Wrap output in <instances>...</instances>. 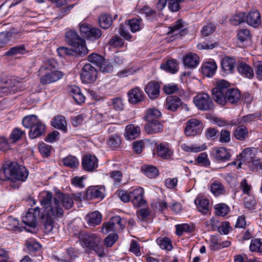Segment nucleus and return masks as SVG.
<instances>
[{"label": "nucleus", "instance_id": "3", "mask_svg": "<svg viewBox=\"0 0 262 262\" xmlns=\"http://www.w3.org/2000/svg\"><path fill=\"white\" fill-rule=\"evenodd\" d=\"M79 242L83 248L92 249L99 256L102 257L105 255L101 238L97 235L91 233H83L79 236Z\"/></svg>", "mask_w": 262, "mask_h": 262}, {"label": "nucleus", "instance_id": "27", "mask_svg": "<svg viewBox=\"0 0 262 262\" xmlns=\"http://www.w3.org/2000/svg\"><path fill=\"white\" fill-rule=\"evenodd\" d=\"M183 62L185 66L192 69L195 68L199 64V57L194 53H189L183 58Z\"/></svg>", "mask_w": 262, "mask_h": 262}, {"label": "nucleus", "instance_id": "22", "mask_svg": "<svg viewBox=\"0 0 262 262\" xmlns=\"http://www.w3.org/2000/svg\"><path fill=\"white\" fill-rule=\"evenodd\" d=\"M221 65L222 69L225 73H232L234 70L235 60L232 57H225L223 59Z\"/></svg>", "mask_w": 262, "mask_h": 262}, {"label": "nucleus", "instance_id": "35", "mask_svg": "<svg viewBox=\"0 0 262 262\" xmlns=\"http://www.w3.org/2000/svg\"><path fill=\"white\" fill-rule=\"evenodd\" d=\"M53 202V195L51 192L43 191L41 193L40 204L42 206V210L52 205Z\"/></svg>", "mask_w": 262, "mask_h": 262}, {"label": "nucleus", "instance_id": "61", "mask_svg": "<svg viewBox=\"0 0 262 262\" xmlns=\"http://www.w3.org/2000/svg\"><path fill=\"white\" fill-rule=\"evenodd\" d=\"M38 149L42 155L48 157L50 154L51 147L44 143H41L38 145Z\"/></svg>", "mask_w": 262, "mask_h": 262}, {"label": "nucleus", "instance_id": "43", "mask_svg": "<svg viewBox=\"0 0 262 262\" xmlns=\"http://www.w3.org/2000/svg\"><path fill=\"white\" fill-rule=\"evenodd\" d=\"M99 23L102 28L106 29L111 26L112 19L110 15L103 14L99 18Z\"/></svg>", "mask_w": 262, "mask_h": 262}, {"label": "nucleus", "instance_id": "40", "mask_svg": "<svg viewBox=\"0 0 262 262\" xmlns=\"http://www.w3.org/2000/svg\"><path fill=\"white\" fill-rule=\"evenodd\" d=\"M57 66V63L53 59H50L45 61L43 63L42 66L41 67L39 70V72L40 74L45 73L46 70L52 71Z\"/></svg>", "mask_w": 262, "mask_h": 262}, {"label": "nucleus", "instance_id": "16", "mask_svg": "<svg viewBox=\"0 0 262 262\" xmlns=\"http://www.w3.org/2000/svg\"><path fill=\"white\" fill-rule=\"evenodd\" d=\"M63 76V73L59 71H55L50 73L45 74L40 78V82L45 85L55 82Z\"/></svg>", "mask_w": 262, "mask_h": 262}, {"label": "nucleus", "instance_id": "29", "mask_svg": "<svg viewBox=\"0 0 262 262\" xmlns=\"http://www.w3.org/2000/svg\"><path fill=\"white\" fill-rule=\"evenodd\" d=\"M233 135L237 140L245 141L249 136L248 129L245 125H240L235 129Z\"/></svg>", "mask_w": 262, "mask_h": 262}, {"label": "nucleus", "instance_id": "36", "mask_svg": "<svg viewBox=\"0 0 262 262\" xmlns=\"http://www.w3.org/2000/svg\"><path fill=\"white\" fill-rule=\"evenodd\" d=\"M157 154L164 159H168L172 155V152L169 149L167 145L160 144L157 146Z\"/></svg>", "mask_w": 262, "mask_h": 262}, {"label": "nucleus", "instance_id": "10", "mask_svg": "<svg viewBox=\"0 0 262 262\" xmlns=\"http://www.w3.org/2000/svg\"><path fill=\"white\" fill-rule=\"evenodd\" d=\"M144 191L142 188L138 187L130 192V200L135 207H140L145 205L146 202L143 199Z\"/></svg>", "mask_w": 262, "mask_h": 262}, {"label": "nucleus", "instance_id": "51", "mask_svg": "<svg viewBox=\"0 0 262 262\" xmlns=\"http://www.w3.org/2000/svg\"><path fill=\"white\" fill-rule=\"evenodd\" d=\"M102 32L100 29L97 28H91L86 38L91 40L98 39L101 37Z\"/></svg>", "mask_w": 262, "mask_h": 262}, {"label": "nucleus", "instance_id": "24", "mask_svg": "<svg viewBox=\"0 0 262 262\" xmlns=\"http://www.w3.org/2000/svg\"><path fill=\"white\" fill-rule=\"evenodd\" d=\"M85 219L89 226L94 227L101 223L102 216L99 212L95 211L87 214Z\"/></svg>", "mask_w": 262, "mask_h": 262}, {"label": "nucleus", "instance_id": "7", "mask_svg": "<svg viewBox=\"0 0 262 262\" xmlns=\"http://www.w3.org/2000/svg\"><path fill=\"white\" fill-rule=\"evenodd\" d=\"M196 107L201 111H209L214 108V104L210 97L206 93L198 94L193 98Z\"/></svg>", "mask_w": 262, "mask_h": 262}, {"label": "nucleus", "instance_id": "6", "mask_svg": "<svg viewBox=\"0 0 262 262\" xmlns=\"http://www.w3.org/2000/svg\"><path fill=\"white\" fill-rule=\"evenodd\" d=\"M230 83L225 80H221L216 82V87L212 90V98L218 104L225 105L224 95L228 91Z\"/></svg>", "mask_w": 262, "mask_h": 262}, {"label": "nucleus", "instance_id": "30", "mask_svg": "<svg viewBox=\"0 0 262 262\" xmlns=\"http://www.w3.org/2000/svg\"><path fill=\"white\" fill-rule=\"evenodd\" d=\"M67 121L63 116H57L55 117L51 122V125L54 127L60 129L63 132H67Z\"/></svg>", "mask_w": 262, "mask_h": 262}, {"label": "nucleus", "instance_id": "41", "mask_svg": "<svg viewBox=\"0 0 262 262\" xmlns=\"http://www.w3.org/2000/svg\"><path fill=\"white\" fill-rule=\"evenodd\" d=\"M252 150V148H247L244 149L240 154V160L244 162H252L254 156Z\"/></svg>", "mask_w": 262, "mask_h": 262}, {"label": "nucleus", "instance_id": "59", "mask_svg": "<svg viewBox=\"0 0 262 262\" xmlns=\"http://www.w3.org/2000/svg\"><path fill=\"white\" fill-rule=\"evenodd\" d=\"M237 38L241 42H243L250 38V31L246 29H243L239 30L237 35Z\"/></svg>", "mask_w": 262, "mask_h": 262}, {"label": "nucleus", "instance_id": "9", "mask_svg": "<svg viewBox=\"0 0 262 262\" xmlns=\"http://www.w3.org/2000/svg\"><path fill=\"white\" fill-rule=\"evenodd\" d=\"M97 71L91 64H85L81 70L80 78L83 83H92L97 78Z\"/></svg>", "mask_w": 262, "mask_h": 262}, {"label": "nucleus", "instance_id": "56", "mask_svg": "<svg viewBox=\"0 0 262 262\" xmlns=\"http://www.w3.org/2000/svg\"><path fill=\"white\" fill-rule=\"evenodd\" d=\"M100 70L102 72L111 73L113 71V66L111 62L106 60L104 58L101 65L99 66Z\"/></svg>", "mask_w": 262, "mask_h": 262}, {"label": "nucleus", "instance_id": "15", "mask_svg": "<svg viewBox=\"0 0 262 262\" xmlns=\"http://www.w3.org/2000/svg\"><path fill=\"white\" fill-rule=\"evenodd\" d=\"M163 129V125L159 120L147 122L145 125V130L149 135L161 133Z\"/></svg>", "mask_w": 262, "mask_h": 262}, {"label": "nucleus", "instance_id": "37", "mask_svg": "<svg viewBox=\"0 0 262 262\" xmlns=\"http://www.w3.org/2000/svg\"><path fill=\"white\" fill-rule=\"evenodd\" d=\"M141 170L149 178H154L159 174L157 168L151 165H143L141 167Z\"/></svg>", "mask_w": 262, "mask_h": 262}, {"label": "nucleus", "instance_id": "55", "mask_svg": "<svg viewBox=\"0 0 262 262\" xmlns=\"http://www.w3.org/2000/svg\"><path fill=\"white\" fill-rule=\"evenodd\" d=\"M104 57L97 54H91L88 56V60L99 67L102 62L103 61Z\"/></svg>", "mask_w": 262, "mask_h": 262}, {"label": "nucleus", "instance_id": "12", "mask_svg": "<svg viewBox=\"0 0 262 262\" xmlns=\"http://www.w3.org/2000/svg\"><path fill=\"white\" fill-rule=\"evenodd\" d=\"M53 198L60 205L62 204V207L66 209H70L74 205L73 196L69 194L58 192Z\"/></svg>", "mask_w": 262, "mask_h": 262}, {"label": "nucleus", "instance_id": "26", "mask_svg": "<svg viewBox=\"0 0 262 262\" xmlns=\"http://www.w3.org/2000/svg\"><path fill=\"white\" fill-rule=\"evenodd\" d=\"M237 70L239 74L244 77L251 79L254 77V72L252 68L245 62L238 64Z\"/></svg>", "mask_w": 262, "mask_h": 262}, {"label": "nucleus", "instance_id": "13", "mask_svg": "<svg viewBox=\"0 0 262 262\" xmlns=\"http://www.w3.org/2000/svg\"><path fill=\"white\" fill-rule=\"evenodd\" d=\"M82 166L85 171H93L98 167V159L95 156H84L82 160Z\"/></svg>", "mask_w": 262, "mask_h": 262}, {"label": "nucleus", "instance_id": "20", "mask_svg": "<svg viewBox=\"0 0 262 262\" xmlns=\"http://www.w3.org/2000/svg\"><path fill=\"white\" fill-rule=\"evenodd\" d=\"M214 158L219 161L225 162L229 160L230 158V154L227 149L224 147H221L215 148L213 151Z\"/></svg>", "mask_w": 262, "mask_h": 262}, {"label": "nucleus", "instance_id": "38", "mask_svg": "<svg viewBox=\"0 0 262 262\" xmlns=\"http://www.w3.org/2000/svg\"><path fill=\"white\" fill-rule=\"evenodd\" d=\"M161 115V112L157 109H149L146 113L145 119L147 122H154L155 120H159Z\"/></svg>", "mask_w": 262, "mask_h": 262}, {"label": "nucleus", "instance_id": "17", "mask_svg": "<svg viewBox=\"0 0 262 262\" xmlns=\"http://www.w3.org/2000/svg\"><path fill=\"white\" fill-rule=\"evenodd\" d=\"M225 99V105L228 102L231 104H235L237 103L240 98L241 95L239 91L235 89H229L226 92V94L224 95Z\"/></svg>", "mask_w": 262, "mask_h": 262}, {"label": "nucleus", "instance_id": "18", "mask_svg": "<svg viewBox=\"0 0 262 262\" xmlns=\"http://www.w3.org/2000/svg\"><path fill=\"white\" fill-rule=\"evenodd\" d=\"M246 22L253 27L258 26L261 23L259 12L256 10L250 11L246 16Z\"/></svg>", "mask_w": 262, "mask_h": 262}, {"label": "nucleus", "instance_id": "23", "mask_svg": "<svg viewBox=\"0 0 262 262\" xmlns=\"http://www.w3.org/2000/svg\"><path fill=\"white\" fill-rule=\"evenodd\" d=\"M217 66L214 61L206 62L202 66V72L204 76L211 77L214 75Z\"/></svg>", "mask_w": 262, "mask_h": 262}, {"label": "nucleus", "instance_id": "62", "mask_svg": "<svg viewBox=\"0 0 262 262\" xmlns=\"http://www.w3.org/2000/svg\"><path fill=\"white\" fill-rule=\"evenodd\" d=\"M118 237V235L116 233L110 234L104 239L105 245L107 247H112Z\"/></svg>", "mask_w": 262, "mask_h": 262}, {"label": "nucleus", "instance_id": "19", "mask_svg": "<svg viewBox=\"0 0 262 262\" xmlns=\"http://www.w3.org/2000/svg\"><path fill=\"white\" fill-rule=\"evenodd\" d=\"M128 101L130 103L136 104L142 101L143 95L142 91L138 88H135L128 92Z\"/></svg>", "mask_w": 262, "mask_h": 262}, {"label": "nucleus", "instance_id": "58", "mask_svg": "<svg viewBox=\"0 0 262 262\" xmlns=\"http://www.w3.org/2000/svg\"><path fill=\"white\" fill-rule=\"evenodd\" d=\"M245 20V13H239L233 15L231 19V23L234 25H237Z\"/></svg>", "mask_w": 262, "mask_h": 262}, {"label": "nucleus", "instance_id": "32", "mask_svg": "<svg viewBox=\"0 0 262 262\" xmlns=\"http://www.w3.org/2000/svg\"><path fill=\"white\" fill-rule=\"evenodd\" d=\"M125 24L130 27V29L133 33L141 30L143 26L142 19L139 17L128 19L126 20Z\"/></svg>", "mask_w": 262, "mask_h": 262}, {"label": "nucleus", "instance_id": "53", "mask_svg": "<svg viewBox=\"0 0 262 262\" xmlns=\"http://www.w3.org/2000/svg\"><path fill=\"white\" fill-rule=\"evenodd\" d=\"M24 45L17 46L10 48L6 53L5 55L8 56H13L18 54L23 53L25 51Z\"/></svg>", "mask_w": 262, "mask_h": 262}, {"label": "nucleus", "instance_id": "39", "mask_svg": "<svg viewBox=\"0 0 262 262\" xmlns=\"http://www.w3.org/2000/svg\"><path fill=\"white\" fill-rule=\"evenodd\" d=\"M64 166L71 168H76L79 165V161L77 158L73 156H68L62 160Z\"/></svg>", "mask_w": 262, "mask_h": 262}, {"label": "nucleus", "instance_id": "44", "mask_svg": "<svg viewBox=\"0 0 262 262\" xmlns=\"http://www.w3.org/2000/svg\"><path fill=\"white\" fill-rule=\"evenodd\" d=\"M13 32L11 31L3 32L0 33V48H4L10 41L13 36Z\"/></svg>", "mask_w": 262, "mask_h": 262}, {"label": "nucleus", "instance_id": "45", "mask_svg": "<svg viewBox=\"0 0 262 262\" xmlns=\"http://www.w3.org/2000/svg\"><path fill=\"white\" fill-rule=\"evenodd\" d=\"M157 243L160 247L164 250L170 251L172 249V246L171 241L167 237H159L157 239Z\"/></svg>", "mask_w": 262, "mask_h": 262}, {"label": "nucleus", "instance_id": "28", "mask_svg": "<svg viewBox=\"0 0 262 262\" xmlns=\"http://www.w3.org/2000/svg\"><path fill=\"white\" fill-rule=\"evenodd\" d=\"M140 133V128L133 124L128 125L125 128V137L127 140H133L138 137Z\"/></svg>", "mask_w": 262, "mask_h": 262}, {"label": "nucleus", "instance_id": "63", "mask_svg": "<svg viewBox=\"0 0 262 262\" xmlns=\"http://www.w3.org/2000/svg\"><path fill=\"white\" fill-rule=\"evenodd\" d=\"M110 221L112 222V224L114 225L117 231L122 230L124 228V226L122 224L121 219L120 216H115L112 217Z\"/></svg>", "mask_w": 262, "mask_h": 262}, {"label": "nucleus", "instance_id": "54", "mask_svg": "<svg viewBox=\"0 0 262 262\" xmlns=\"http://www.w3.org/2000/svg\"><path fill=\"white\" fill-rule=\"evenodd\" d=\"M25 132L20 130L18 128L14 129L10 135V140H12L13 143L20 140L21 138L25 135Z\"/></svg>", "mask_w": 262, "mask_h": 262}, {"label": "nucleus", "instance_id": "52", "mask_svg": "<svg viewBox=\"0 0 262 262\" xmlns=\"http://www.w3.org/2000/svg\"><path fill=\"white\" fill-rule=\"evenodd\" d=\"M250 250L252 252H261L262 251V243L260 239H252L250 245Z\"/></svg>", "mask_w": 262, "mask_h": 262}, {"label": "nucleus", "instance_id": "57", "mask_svg": "<svg viewBox=\"0 0 262 262\" xmlns=\"http://www.w3.org/2000/svg\"><path fill=\"white\" fill-rule=\"evenodd\" d=\"M121 144V139L117 135L111 136L107 140V144L112 147H118Z\"/></svg>", "mask_w": 262, "mask_h": 262}, {"label": "nucleus", "instance_id": "21", "mask_svg": "<svg viewBox=\"0 0 262 262\" xmlns=\"http://www.w3.org/2000/svg\"><path fill=\"white\" fill-rule=\"evenodd\" d=\"M68 92L77 103L81 104L84 102L85 97L81 93L80 88L77 86H71L69 88Z\"/></svg>", "mask_w": 262, "mask_h": 262}, {"label": "nucleus", "instance_id": "11", "mask_svg": "<svg viewBox=\"0 0 262 262\" xmlns=\"http://www.w3.org/2000/svg\"><path fill=\"white\" fill-rule=\"evenodd\" d=\"M202 124L196 119H191L186 123L185 133L187 136H194L201 132Z\"/></svg>", "mask_w": 262, "mask_h": 262}, {"label": "nucleus", "instance_id": "5", "mask_svg": "<svg viewBox=\"0 0 262 262\" xmlns=\"http://www.w3.org/2000/svg\"><path fill=\"white\" fill-rule=\"evenodd\" d=\"M66 40L72 47L73 51L80 56L86 55L88 50L85 47V40L81 38L76 31L69 30L66 34Z\"/></svg>", "mask_w": 262, "mask_h": 262}, {"label": "nucleus", "instance_id": "25", "mask_svg": "<svg viewBox=\"0 0 262 262\" xmlns=\"http://www.w3.org/2000/svg\"><path fill=\"white\" fill-rule=\"evenodd\" d=\"M182 104L181 100L177 96H169L166 99V108L171 111H176Z\"/></svg>", "mask_w": 262, "mask_h": 262}, {"label": "nucleus", "instance_id": "47", "mask_svg": "<svg viewBox=\"0 0 262 262\" xmlns=\"http://www.w3.org/2000/svg\"><path fill=\"white\" fill-rule=\"evenodd\" d=\"M181 148L183 150L187 152H197L205 149V148H206V146L205 144H204L201 146L193 145L191 146H189L186 144H183L181 145Z\"/></svg>", "mask_w": 262, "mask_h": 262}, {"label": "nucleus", "instance_id": "60", "mask_svg": "<svg viewBox=\"0 0 262 262\" xmlns=\"http://www.w3.org/2000/svg\"><path fill=\"white\" fill-rule=\"evenodd\" d=\"M129 251L137 256H139L141 255V252L140 249V245L138 242L135 240H133L131 242Z\"/></svg>", "mask_w": 262, "mask_h": 262}, {"label": "nucleus", "instance_id": "4", "mask_svg": "<svg viewBox=\"0 0 262 262\" xmlns=\"http://www.w3.org/2000/svg\"><path fill=\"white\" fill-rule=\"evenodd\" d=\"M22 123L25 127L30 128L29 135L31 139L37 138L45 133V125L34 115L25 117Z\"/></svg>", "mask_w": 262, "mask_h": 262}, {"label": "nucleus", "instance_id": "48", "mask_svg": "<svg viewBox=\"0 0 262 262\" xmlns=\"http://www.w3.org/2000/svg\"><path fill=\"white\" fill-rule=\"evenodd\" d=\"M140 12L144 14L148 19L152 20L157 16V13L155 10L151 9L147 6H144L140 10Z\"/></svg>", "mask_w": 262, "mask_h": 262}, {"label": "nucleus", "instance_id": "31", "mask_svg": "<svg viewBox=\"0 0 262 262\" xmlns=\"http://www.w3.org/2000/svg\"><path fill=\"white\" fill-rule=\"evenodd\" d=\"M194 202L197 205L199 211L203 214H206L209 211V200L204 198L195 199Z\"/></svg>", "mask_w": 262, "mask_h": 262}, {"label": "nucleus", "instance_id": "8", "mask_svg": "<svg viewBox=\"0 0 262 262\" xmlns=\"http://www.w3.org/2000/svg\"><path fill=\"white\" fill-rule=\"evenodd\" d=\"M41 209L39 207L30 208L28 210L26 215L23 216L22 222L28 226L35 228L37 219L41 220Z\"/></svg>", "mask_w": 262, "mask_h": 262}, {"label": "nucleus", "instance_id": "33", "mask_svg": "<svg viewBox=\"0 0 262 262\" xmlns=\"http://www.w3.org/2000/svg\"><path fill=\"white\" fill-rule=\"evenodd\" d=\"M85 197L87 200L103 198V193L97 186H91L85 192Z\"/></svg>", "mask_w": 262, "mask_h": 262}, {"label": "nucleus", "instance_id": "46", "mask_svg": "<svg viewBox=\"0 0 262 262\" xmlns=\"http://www.w3.org/2000/svg\"><path fill=\"white\" fill-rule=\"evenodd\" d=\"M176 228V233L178 236H181L184 232H191L193 230L192 226L186 224L177 225Z\"/></svg>", "mask_w": 262, "mask_h": 262}, {"label": "nucleus", "instance_id": "50", "mask_svg": "<svg viewBox=\"0 0 262 262\" xmlns=\"http://www.w3.org/2000/svg\"><path fill=\"white\" fill-rule=\"evenodd\" d=\"M214 209H215L216 214L221 216H225L229 211L228 206L223 203L215 205Z\"/></svg>", "mask_w": 262, "mask_h": 262}, {"label": "nucleus", "instance_id": "49", "mask_svg": "<svg viewBox=\"0 0 262 262\" xmlns=\"http://www.w3.org/2000/svg\"><path fill=\"white\" fill-rule=\"evenodd\" d=\"M110 177L114 181V185L116 187H119L121 184L122 174L120 171H113L109 173Z\"/></svg>", "mask_w": 262, "mask_h": 262}, {"label": "nucleus", "instance_id": "42", "mask_svg": "<svg viewBox=\"0 0 262 262\" xmlns=\"http://www.w3.org/2000/svg\"><path fill=\"white\" fill-rule=\"evenodd\" d=\"M211 192L215 195L218 196L225 192L224 187L223 184L218 181L213 182L210 187Z\"/></svg>", "mask_w": 262, "mask_h": 262}, {"label": "nucleus", "instance_id": "1", "mask_svg": "<svg viewBox=\"0 0 262 262\" xmlns=\"http://www.w3.org/2000/svg\"><path fill=\"white\" fill-rule=\"evenodd\" d=\"M28 171L27 168L16 162H6L0 169V180H11L25 181L28 177Z\"/></svg>", "mask_w": 262, "mask_h": 262}, {"label": "nucleus", "instance_id": "34", "mask_svg": "<svg viewBox=\"0 0 262 262\" xmlns=\"http://www.w3.org/2000/svg\"><path fill=\"white\" fill-rule=\"evenodd\" d=\"M160 67L171 74L176 73L178 70V63L174 59L168 60L165 63L161 64Z\"/></svg>", "mask_w": 262, "mask_h": 262}, {"label": "nucleus", "instance_id": "64", "mask_svg": "<svg viewBox=\"0 0 262 262\" xmlns=\"http://www.w3.org/2000/svg\"><path fill=\"white\" fill-rule=\"evenodd\" d=\"M26 245L30 252H35L41 248V245L38 243L33 241H27Z\"/></svg>", "mask_w": 262, "mask_h": 262}, {"label": "nucleus", "instance_id": "14", "mask_svg": "<svg viewBox=\"0 0 262 262\" xmlns=\"http://www.w3.org/2000/svg\"><path fill=\"white\" fill-rule=\"evenodd\" d=\"M160 84L156 81H151L145 86L144 90L151 99H157L160 95Z\"/></svg>", "mask_w": 262, "mask_h": 262}, {"label": "nucleus", "instance_id": "2", "mask_svg": "<svg viewBox=\"0 0 262 262\" xmlns=\"http://www.w3.org/2000/svg\"><path fill=\"white\" fill-rule=\"evenodd\" d=\"M41 221L47 231H51L55 220L62 218L64 211L60 204L53 198L52 205L41 211Z\"/></svg>", "mask_w": 262, "mask_h": 262}]
</instances>
